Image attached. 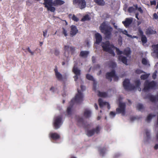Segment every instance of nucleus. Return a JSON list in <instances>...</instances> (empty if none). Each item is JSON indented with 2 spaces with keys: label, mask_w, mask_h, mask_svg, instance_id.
Wrapping results in <instances>:
<instances>
[{
  "label": "nucleus",
  "mask_w": 158,
  "mask_h": 158,
  "mask_svg": "<svg viewBox=\"0 0 158 158\" xmlns=\"http://www.w3.org/2000/svg\"><path fill=\"white\" fill-rule=\"evenodd\" d=\"M78 94H77L75 98L72 99L70 102V105L68 107L67 110V113L68 115L72 114V110L75 102L77 103L81 102L83 100V95L81 91L77 89Z\"/></svg>",
  "instance_id": "1"
},
{
  "label": "nucleus",
  "mask_w": 158,
  "mask_h": 158,
  "mask_svg": "<svg viewBox=\"0 0 158 158\" xmlns=\"http://www.w3.org/2000/svg\"><path fill=\"white\" fill-rule=\"evenodd\" d=\"M43 4L45 7L47 8L48 10L52 12H54L55 8L52 6H56L63 4L64 2L61 0H55L53 2L52 0H44Z\"/></svg>",
  "instance_id": "2"
},
{
  "label": "nucleus",
  "mask_w": 158,
  "mask_h": 158,
  "mask_svg": "<svg viewBox=\"0 0 158 158\" xmlns=\"http://www.w3.org/2000/svg\"><path fill=\"white\" fill-rule=\"evenodd\" d=\"M101 32L105 35L106 38L110 39L111 37V32L113 28L110 26L106 25L105 23H102L99 27Z\"/></svg>",
  "instance_id": "3"
},
{
  "label": "nucleus",
  "mask_w": 158,
  "mask_h": 158,
  "mask_svg": "<svg viewBox=\"0 0 158 158\" xmlns=\"http://www.w3.org/2000/svg\"><path fill=\"white\" fill-rule=\"evenodd\" d=\"M102 46L103 51L108 52L114 56H115L114 52L115 47L113 44H110L109 41L103 42L102 44Z\"/></svg>",
  "instance_id": "4"
},
{
  "label": "nucleus",
  "mask_w": 158,
  "mask_h": 158,
  "mask_svg": "<svg viewBox=\"0 0 158 158\" xmlns=\"http://www.w3.org/2000/svg\"><path fill=\"white\" fill-rule=\"evenodd\" d=\"M156 85L157 84L155 81H152L150 82L148 80H146L144 83L143 90L146 91L150 89H154Z\"/></svg>",
  "instance_id": "5"
},
{
  "label": "nucleus",
  "mask_w": 158,
  "mask_h": 158,
  "mask_svg": "<svg viewBox=\"0 0 158 158\" xmlns=\"http://www.w3.org/2000/svg\"><path fill=\"white\" fill-rule=\"evenodd\" d=\"M123 85L124 89L127 90H132L135 88V87L133 85L130 84V80L125 79L123 82Z\"/></svg>",
  "instance_id": "6"
},
{
  "label": "nucleus",
  "mask_w": 158,
  "mask_h": 158,
  "mask_svg": "<svg viewBox=\"0 0 158 158\" xmlns=\"http://www.w3.org/2000/svg\"><path fill=\"white\" fill-rule=\"evenodd\" d=\"M77 64H75L72 69V71L74 74L75 75L73 77L75 81H76L81 74V71L78 69L77 67Z\"/></svg>",
  "instance_id": "7"
},
{
  "label": "nucleus",
  "mask_w": 158,
  "mask_h": 158,
  "mask_svg": "<svg viewBox=\"0 0 158 158\" xmlns=\"http://www.w3.org/2000/svg\"><path fill=\"white\" fill-rule=\"evenodd\" d=\"M74 4L77 6V7L81 9H82L86 6V2L85 0H73Z\"/></svg>",
  "instance_id": "8"
},
{
  "label": "nucleus",
  "mask_w": 158,
  "mask_h": 158,
  "mask_svg": "<svg viewBox=\"0 0 158 158\" xmlns=\"http://www.w3.org/2000/svg\"><path fill=\"white\" fill-rule=\"evenodd\" d=\"M126 105L124 103L120 102L119 107L116 109V111L118 113H121L122 115H124L125 114Z\"/></svg>",
  "instance_id": "9"
},
{
  "label": "nucleus",
  "mask_w": 158,
  "mask_h": 158,
  "mask_svg": "<svg viewBox=\"0 0 158 158\" xmlns=\"http://www.w3.org/2000/svg\"><path fill=\"white\" fill-rule=\"evenodd\" d=\"M62 119L60 116H57L55 118L53 125L55 129H57L60 127L62 124Z\"/></svg>",
  "instance_id": "10"
},
{
  "label": "nucleus",
  "mask_w": 158,
  "mask_h": 158,
  "mask_svg": "<svg viewBox=\"0 0 158 158\" xmlns=\"http://www.w3.org/2000/svg\"><path fill=\"white\" fill-rule=\"evenodd\" d=\"M100 130V128L99 126L96 127L95 128L93 129L90 130H88L87 131V135L89 137H91L93 136L96 133V134L99 133Z\"/></svg>",
  "instance_id": "11"
},
{
  "label": "nucleus",
  "mask_w": 158,
  "mask_h": 158,
  "mask_svg": "<svg viewBox=\"0 0 158 158\" xmlns=\"http://www.w3.org/2000/svg\"><path fill=\"white\" fill-rule=\"evenodd\" d=\"M115 75V71L113 70L110 72H107L106 74V78L109 80L110 81H112V77Z\"/></svg>",
  "instance_id": "12"
},
{
  "label": "nucleus",
  "mask_w": 158,
  "mask_h": 158,
  "mask_svg": "<svg viewBox=\"0 0 158 158\" xmlns=\"http://www.w3.org/2000/svg\"><path fill=\"white\" fill-rule=\"evenodd\" d=\"M78 30L76 26L72 25L71 26V31L70 33L71 36L73 37L78 32Z\"/></svg>",
  "instance_id": "13"
},
{
  "label": "nucleus",
  "mask_w": 158,
  "mask_h": 158,
  "mask_svg": "<svg viewBox=\"0 0 158 158\" xmlns=\"http://www.w3.org/2000/svg\"><path fill=\"white\" fill-rule=\"evenodd\" d=\"M64 50L65 52H67L68 53H71L73 54L75 51V48L73 47H69L68 46L65 45L64 47Z\"/></svg>",
  "instance_id": "14"
},
{
  "label": "nucleus",
  "mask_w": 158,
  "mask_h": 158,
  "mask_svg": "<svg viewBox=\"0 0 158 158\" xmlns=\"http://www.w3.org/2000/svg\"><path fill=\"white\" fill-rule=\"evenodd\" d=\"M54 71L55 73V74L56 77L59 80H61L62 79V74L58 72L57 67L56 66H55V68L54 69Z\"/></svg>",
  "instance_id": "15"
},
{
  "label": "nucleus",
  "mask_w": 158,
  "mask_h": 158,
  "mask_svg": "<svg viewBox=\"0 0 158 158\" xmlns=\"http://www.w3.org/2000/svg\"><path fill=\"white\" fill-rule=\"evenodd\" d=\"M132 18H126L125 21L122 22V23L124 24L125 27H128L132 23Z\"/></svg>",
  "instance_id": "16"
},
{
  "label": "nucleus",
  "mask_w": 158,
  "mask_h": 158,
  "mask_svg": "<svg viewBox=\"0 0 158 158\" xmlns=\"http://www.w3.org/2000/svg\"><path fill=\"white\" fill-rule=\"evenodd\" d=\"M95 36L96 39L95 43L97 44H99L102 40V37L100 34L98 33H96Z\"/></svg>",
  "instance_id": "17"
},
{
  "label": "nucleus",
  "mask_w": 158,
  "mask_h": 158,
  "mask_svg": "<svg viewBox=\"0 0 158 158\" xmlns=\"http://www.w3.org/2000/svg\"><path fill=\"white\" fill-rule=\"evenodd\" d=\"M145 33L147 35H149L152 34H154L156 33L155 30H153L151 27H149L146 29Z\"/></svg>",
  "instance_id": "18"
},
{
  "label": "nucleus",
  "mask_w": 158,
  "mask_h": 158,
  "mask_svg": "<svg viewBox=\"0 0 158 158\" xmlns=\"http://www.w3.org/2000/svg\"><path fill=\"white\" fill-rule=\"evenodd\" d=\"M148 98L152 102H155L157 101H158V93L156 96L149 95L148 96Z\"/></svg>",
  "instance_id": "19"
},
{
  "label": "nucleus",
  "mask_w": 158,
  "mask_h": 158,
  "mask_svg": "<svg viewBox=\"0 0 158 158\" xmlns=\"http://www.w3.org/2000/svg\"><path fill=\"white\" fill-rule=\"evenodd\" d=\"M131 53V51L130 48H127L125 49L123 52V54L127 56H128L129 55H130Z\"/></svg>",
  "instance_id": "20"
},
{
  "label": "nucleus",
  "mask_w": 158,
  "mask_h": 158,
  "mask_svg": "<svg viewBox=\"0 0 158 158\" xmlns=\"http://www.w3.org/2000/svg\"><path fill=\"white\" fill-rule=\"evenodd\" d=\"M152 47L153 49V52L156 54L157 58H158V44L156 45H153Z\"/></svg>",
  "instance_id": "21"
},
{
  "label": "nucleus",
  "mask_w": 158,
  "mask_h": 158,
  "mask_svg": "<svg viewBox=\"0 0 158 158\" xmlns=\"http://www.w3.org/2000/svg\"><path fill=\"white\" fill-rule=\"evenodd\" d=\"M50 137L53 139H57L60 138L59 135L56 133H52L50 134Z\"/></svg>",
  "instance_id": "22"
},
{
  "label": "nucleus",
  "mask_w": 158,
  "mask_h": 158,
  "mask_svg": "<svg viewBox=\"0 0 158 158\" xmlns=\"http://www.w3.org/2000/svg\"><path fill=\"white\" fill-rule=\"evenodd\" d=\"M78 125L79 126H83L84 124V121L83 118L82 117L79 116L77 118V119Z\"/></svg>",
  "instance_id": "23"
},
{
  "label": "nucleus",
  "mask_w": 158,
  "mask_h": 158,
  "mask_svg": "<svg viewBox=\"0 0 158 158\" xmlns=\"http://www.w3.org/2000/svg\"><path fill=\"white\" fill-rule=\"evenodd\" d=\"M118 59L119 60H121L123 63L126 65L127 64V60L126 57L121 56H119Z\"/></svg>",
  "instance_id": "24"
},
{
  "label": "nucleus",
  "mask_w": 158,
  "mask_h": 158,
  "mask_svg": "<svg viewBox=\"0 0 158 158\" xmlns=\"http://www.w3.org/2000/svg\"><path fill=\"white\" fill-rule=\"evenodd\" d=\"M91 112L88 110H85L84 113V116L86 118H89L90 116Z\"/></svg>",
  "instance_id": "25"
},
{
  "label": "nucleus",
  "mask_w": 158,
  "mask_h": 158,
  "mask_svg": "<svg viewBox=\"0 0 158 158\" xmlns=\"http://www.w3.org/2000/svg\"><path fill=\"white\" fill-rule=\"evenodd\" d=\"M94 2L99 6H103L105 4L104 0H94Z\"/></svg>",
  "instance_id": "26"
},
{
  "label": "nucleus",
  "mask_w": 158,
  "mask_h": 158,
  "mask_svg": "<svg viewBox=\"0 0 158 158\" xmlns=\"http://www.w3.org/2000/svg\"><path fill=\"white\" fill-rule=\"evenodd\" d=\"M98 102L100 107L102 108V107L106 105V102H103L102 99L99 98L98 100Z\"/></svg>",
  "instance_id": "27"
},
{
  "label": "nucleus",
  "mask_w": 158,
  "mask_h": 158,
  "mask_svg": "<svg viewBox=\"0 0 158 158\" xmlns=\"http://www.w3.org/2000/svg\"><path fill=\"white\" fill-rule=\"evenodd\" d=\"M98 96L101 97L106 98L107 96V94L106 92H101L98 91Z\"/></svg>",
  "instance_id": "28"
},
{
  "label": "nucleus",
  "mask_w": 158,
  "mask_h": 158,
  "mask_svg": "<svg viewBox=\"0 0 158 158\" xmlns=\"http://www.w3.org/2000/svg\"><path fill=\"white\" fill-rule=\"evenodd\" d=\"M89 54V52L87 51H81L80 54V56L84 57H86Z\"/></svg>",
  "instance_id": "29"
},
{
  "label": "nucleus",
  "mask_w": 158,
  "mask_h": 158,
  "mask_svg": "<svg viewBox=\"0 0 158 158\" xmlns=\"http://www.w3.org/2000/svg\"><path fill=\"white\" fill-rule=\"evenodd\" d=\"M69 16L70 18H71L75 21L77 22L79 20V19L74 15H72V14H70L69 15Z\"/></svg>",
  "instance_id": "30"
},
{
  "label": "nucleus",
  "mask_w": 158,
  "mask_h": 158,
  "mask_svg": "<svg viewBox=\"0 0 158 158\" xmlns=\"http://www.w3.org/2000/svg\"><path fill=\"white\" fill-rule=\"evenodd\" d=\"M106 150V148H99V150L100 152V154L102 156H103L104 155Z\"/></svg>",
  "instance_id": "31"
},
{
  "label": "nucleus",
  "mask_w": 158,
  "mask_h": 158,
  "mask_svg": "<svg viewBox=\"0 0 158 158\" xmlns=\"http://www.w3.org/2000/svg\"><path fill=\"white\" fill-rule=\"evenodd\" d=\"M141 40L143 44L147 42V38L145 35H144L141 36Z\"/></svg>",
  "instance_id": "32"
},
{
  "label": "nucleus",
  "mask_w": 158,
  "mask_h": 158,
  "mask_svg": "<svg viewBox=\"0 0 158 158\" xmlns=\"http://www.w3.org/2000/svg\"><path fill=\"white\" fill-rule=\"evenodd\" d=\"M90 18L88 15H86L83 16L81 19V21H85L86 20H90Z\"/></svg>",
  "instance_id": "33"
},
{
  "label": "nucleus",
  "mask_w": 158,
  "mask_h": 158,
  "mask_svg": "<svg viewBox=\"0 0 158 158\" xmlns=\"http://www.w3.org/2000/svg\"><path fill=\"white\" fill-rule=\"evenodd\" d=\"M86 78L88 80L94 81L95 80L93 77L89 74H87L86 75Z\"/></svg>",
  "instance_id": "34"
},
{
  "label": "nucleus",
  "mask_w": 158,
  "mask_h": 158,
  "mask_svg": "<svg viewBox=\"0 0 158 158\" xmlns=\"http://www.w3.org/2000/svg\"><path fill=\"white\" fill-rule=\"evenodd\" d=\"M109 67L112 68H114L116 66V64L115 62L112 61H110L109 62Z\"/></svg>",
  "instance_id": "35"
},
{
  "label": "nucleus",
  "mask_w": 158,
  "mask_h": 158,
  "mask_svg": "<svg viewBox=\"0 0 158 158\" xmlns=\"http://www.w3.org/2000/svg\"><path fill=\"white\" fill-rule=\"evenodd\" d=\"M155 116V115H152L151 114H149L146 118V121L148 122H149L151 120L152 118Z\"/></svg>",
  "instance_id": "36"
},
{
  "label": "nucleus",
  "mask_w": 158,
  "mask_h": 158,
  "mask_svg": "<svg viewBox=\"0 0 158 158\" xmlns=\"http://www.w3.org/2000/svg\"><path fill=\"white\" fill-rule=\"evenodd\" d=\"M136 108L139 110H141L143 109V106L142 104L139 103L137 105Z\"/></svg>",
  "instance_id": "37"
},
{
  "label": "nucleus",
  "mask_w": 158,
  "mask_h": 158,
  "mask_svg": "<svg viewBox=\"0 0 158 158\" xmlns=\"http://www.w3.org/2000/svg\"><path fill=\"white\" fill-rule=\"evenodd\" d=\"M149 76L148 74H143L141 75L140 78L141 79L145 80L148 78Z\"/></svg>",
  "instance_id": "38"
},
{
  "label": "nucleus",
  "mask_w": 158,
  "mask_h": 158,
  "mask_svg": "<svg viewBox=\"0 0 158 158\" xmlns=\"http://www.w3.org/2000/svg\"><path fill=\"white\" fill-rule=\"evenodd\" d=\"M135 10V9L132 6H131L128 8V12L129 13H131L133 12Z\"/></svg>",
  "instance_id": "39"
},
{
  "label": "nucleus",
  "mask_w": 158,
  "mask_h": 158,
  "mask_svg": "<svg viewBox=\"0 0 158 158\" xmlns=\"http://www.w3.org/2000/svg\"><path fill=\"white\" fill-rule=\"evenodd\" d=\"M135 83L136 87H139L141 84L139 80L135 81Z\"/></svg>",
  "instance_id": "40"
},
{
  "label": "nucleus",
  "mask_w": 158,
  "mask_h": 158,
  "mask_svg": "<svg viewBox=\"0 0 158 158\" xmlns=\"http://www.w3.org/2000/svg\"><path fill=\"white\" fill-rule=\"evenodd\" d=\"M142 63L144 65H146L148 64V61L145 58H144L142 59Z\"/></svg>",
  "instance_id": "41"
},
{
  "label": "nucleus",
  "mask_w": 158,
  "mask_h": 158,
  "mask_svg": "<svg viewBox=\"0 0 158 158\" xmlns=\"http://www.w3.org/2000/svg\"><path fill=\"white\" fill-rule=\"evenodd\" d=\"M138 32L141 36L144 35L143 32L140 28L139 27L138 28Z\"/></svg>",
  "instance_id": "42"
},
{
  "label": "nucleus",
  "mask_w": 158,
  "mask_h": 158,
  "mask_svg": "<svg viewBox=\"0 0 158 158\" xmlns=\"http://www.w3.org/2000/svg\"><path fill=\"white\" fill-rule=\"evenodd\" d=\"M145 133L148 139L150 138V132L148 130H145Z\"/></svg>",
  "instance_id": "43"
},
{
  "label": "nucleus",
  "mask_w": 158,
  "mask_h": 158,
  "mask_svg": "<svg viewBox=\"0 0 158 158\" xmlns=\"http://www.w3.org/2000/svg\"><path fill=\"white\" fill-rule=\"evenodd\" d=\"M97 84V82L95 80L93 81V89L94 91H96V90Z\"/></svg>",
  "instance_id": "44"
},
{
  "label": "nucleus",
  "mask_w": 158,
  "mask_h": 158,
  "mask_svg": "<svg viewBox=\"0 0 158 158\" xmlns=\"http://www.w3.org/2000/svg\"><path fill=\"white\" fill-rule=\"evenodd\" d=\"M62 33L65 36H67L68 35L67 33V31L63 27L62 28Z\"/></svg>",
  "instance_id": "45"
},
{
  "label": "nucleus",
  "mask_w": 158,
  "mask_h": 158,
  "mask_svg": "<svg viewBox=\"0 0 158 158\" xmlns=\"http://www.w3.org/2000/svg\"><path fill=\"white\" fill-rule=\"evenodd\" d=\"M143 73L144 72L142 70L139 69H136L135 71V73L137 74H140Z\"/></svg>",
  "instance_id": "46"
},
{
  "label": "nucleus",
  "mask_w": 158,
  "mask_h": 158,
  "mask_svg": "<svg viewBox=\"0 0 158 158\" xmlns=\"http://www.w3.org/2000/svg\"><path fill=\"white\" fill-rule=\"evenodd\" d=\"M122 33L126 35L128 37H131L132 36L131 35L128 34L127 31L126 30H124L123 31Z\"/></svg>",
  "instance_id": "47"
},
{
  "label": "nucleus",
  "mask_w": 158,
  "mask_h": 158,
  "mask_svg": "<svg viewBox=\"0 0 158 158\" xmlns=\"http://www.w3.org/2000/svg\"><path fill=\"white\" fill-rule=\"evenodd\" d=\"M116 52L118 55H120L123 54V52L120 51L119 49L118 48H116Z\"/></svg>",
  "instance_id": "48"
},
{
  "label": "nucleus",
  "mask_w": 158,
  "mask_h": 158,
  "mask_svg": "<svg viewBox=\"0 0 158 158\" xmlns=\"http://www.w3.org/2000/svg\"><path fill=\"white\" fill-rule=\"evenodd\" d=\"M54 53L56 56H58L59 55L60 52L57 49H55Z\"/></svg>",
  "instance_id": "49"
},
{
  "label": "nucleus",
  "mask_w": 158,
  "mask_h": 158,
  "mask_svg": "<svg viewBox=\"0 0 158 158\" xmlns=\"http://www.w3.org/2000/svg\"><path fill=\"white\" fill-rule=\"evenodd\" d=\"M27 50V51L31 53V55H33L34 54V52L31 50L30 49L29 47H28Z\"/></svg>",
  "instance_id": "50"
},
{
  "label": "nucleus",
  "mask_w": 158,
  "mask_h": 158,
  "mask_svg": "<svg viewBox=\"0 0 158 158\" xmlns=\"http://www.w3.org/2000/svg\"><path fill=\"white\" fill-rule=\"evenodd\" d=\"M113 77L114 78V81H117L118 80V77L115 74V75Z\"/></svg>",
  "instance_id": "51"
},
{
  "label": "nucleus",
  "mask_w": 158,
  "mask_h": 158,
  "mask_svg": "<svg viewBox=\"0 0 158 158\" xmlns=\"http://www.w3.org/2000/svg\"><path fill=\"white\" fill-rule=\"evenodd\" d=\"M150 3L151 5H154L155 6L156 4V0H154L150 2Z\"/></svg>",
  "instance_id": "52"
},
{
  "label": "nucleus",
  "mask_w": 158,
  "mask_h": 158,
  "mask_svg": "<svg viewBox=\"0 0 158 158\" xmlns=\"http://www.w3.org/2000/svg\"><path fill=\"white\" fill-rule=\"evenodd\" d=\"M115 113L113 111H111L110 113V115L112 117H114L115 115Z\"/></svg>",
  "instance_id": "53"
},
{
  "label": "nucleus",
  "mask_w": 158,
  "mask_h": 158,
  "mask_svg": "<svg viewBox=\"0 0 158 158\" xmlns=\"http://www.w3.org/2000/svg\"><path fill=\"white\" fill-rule=\"evenodd\" d=\"M47 30H45V31H44L43 32V35L44 37H46L47 35Z\"/></svg>",
  "instance_id": "54"
},
{
  "label": "nucleus",
  "mask_w": 158,
  "mask_h": 158,
  "mask_svg": "<svg viewBox=\"0 0 158 158\" xmlns=\"http://www.w3.org/2000/svg\"><path fill=\"white\" fill-rule=\"evenodd\" d=\"M141 14H142L143 12V10L141 7H139L137 10Z\"/></svg>",
  "instance_id": "55"
},
{
  "label": "nucleus",
  "mask_w": 158,
  "mask_h": 158,
  "mask_svg": "<svg viewBox=\"0 0 158 158\" xmlns=\"http://www.w3.org/2000/svg\"><path fill=\"white\" fill-rule=\"evenodd\" d=\"M92 60L93 63H95L96 62V58L94 56H93L92 57Z\"/></svg>",
  "instance_id": "56"
},
{
  "label": "nucleus",
  "mask_w": 158,
  "mask_h": 158,
  "mask_svg": "<svg viewBox=\"0 0 158 158\" xmlns=\"http://www.w3.org/2000/svg\"><path fill=\"white\" fill-rule=\"evenodd\" d=\"M153 16L154 18L155 19H157L158 17L157 14L156 13H155L153 15Z\"/></svg>",
  "instance_id": "57"
},
{
  "label": "nucleus",
  "mask_w": 158,
  "mask_h": 158,
  "mask_svg": "<svg viewBox=\"0 0 158 158\" xmlns=\"http://www.w3.org/2000/svg\"><path fill=\"white\" fill-rule=\"evenodd\" d=\"M81 90L82 91H83L85 89V86H83V85H81Z\"/></svg>",
  "instance_id": "58"
},
{
  "label": "nucleus",
  "mask_w": 158,
  "mask_h": 158,
  "mask_svg": "<svg viewBox=\"0 0 158 158\" xmlns=\"http://www.w3.org/2000/svg\"><path fill=\"white\" fill-rule=\"evenodd\" d=\"M106 105L107 106V108L109 110L110 109V105L108 102H106Z\"/></svg>",
  "instance_id": "59"
},
{
  "label": "nucleus",
  "mask_w": 158,
  "mask_h": 158,
  "mask_svg": "<svg viewBox=\"0 0 158 158\" xmlns=\"http://www.w3.org/2000/svg\"><path fill=\"white\" fill-rule=\"evenodd\" d=\"M50 91H52L53 92H54L55 91V88L53 87H52L50 89Z\"/></svg>",
  "instance_id": "60"
},
{
  "label": "nucleus",
  "mask_w": 158,
  "mask_h": 158,
  "mask_svg": "<svg viewBox=\"0 0 158 158\" xmlns=\"http://www.w3.org/2000/svg\"><path fill=\"white\" fill-rule=\"evenodd\" d=\"M139 14L138 13H137L135 14V18L138 19L139 20V19L138 18V16H139Z\"/></svg>",
  "instance_id": "61"
},
{
  "label": "nucleus",
  "mask_w": 158,
  "mask_h": 158,
  "mask_svg": "<svg viewBox=\"0 0 158 158\" xmlns=\"http://www.w3.org/2000/svg\"><path fill=\"white\" fill-rule=\"evenodd\" d=\"M154 149L156 150L158 149V144H156L155 145L154 147Z\"/></svg>",
  "instance_id": "62"
},
{
  "label": "nucleus",
  "mask_w": 158,
  "mask_h": 158,
  "mask_svg": "<svg viewBox=\"0 0 158 158\" xmlns=\"http://www.w3.org/2000/svg\"><path fill=\"white\" fill-rule=\"evenodd\" d=\"M133 6L135 7V10H138L139 7L138 6L137 4H136L135 5H134Z\"/></svg>",
  "instance_id": "63"
},
{
  "label": "nucleus",
  "mask_w": 158,
  "mask_h": 158,
  "mask_svg": "<svg viewBox=\"0 0 158 158\" xmlns=\"http://www.w3.org/2000/svg\"><path fill=\"white\" fill-rule=\"evenodd\" d=\"M94 107L96 110L98 109V106L96 103L94 104Z\"/></svg>",
  "instance_id": "64"
}]
</instances>
